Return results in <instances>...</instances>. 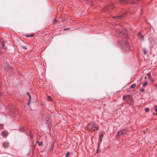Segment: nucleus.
I'll use <instances>...</instances> for the list:
<instances>
[{"label":"nucleus","mask_w":157,"mask_h":157,"mask_svg":"<svg viewBox=\"0 0 157 157\" xmlns=\"http://www.w3.org/2000/svg\"><path fill=\"white\" fill-rule=\"evenodd\" d=\"M114 35L120 39L118 44L121 46L122 49L124 51L129 50L130 46L126 40L128 38L126 30L124 29L116 28L115 29Z\"/></svg>","instance_id":"1"},{"label":"nucleus","mask_w":157,"mask_h":157,"mask_svg":"<svg viewBox=\"0 0 157 157\" xmlns=\"http://www.w3.org/2000/svg\"><path fill=\"white\" fill-rule=\"evenodd\" d=\"M87 128L89 130H92L95 131L99 129V126L95 122H92L90 124H88Z\"/></svg>","instance_id":"2"},{"label":"nucleus","mask_w":157,"mask_h":157,"mask_svg":"<svg viewBox=\"0 0 157 157\" xmlns=\"http://www.w3.org/2000/svg\"><path fill=\"white\" fill-rule=\"evenodd\" d=\"M139 0H120L119 4L122 5L128 3L134 4L136 3V1Z\"/></svg>","instance_id":"3"},{"label":"nucleus","mask_w":157,"mask_h":157,"mask_svg":"<svg viewBox=\"0 0 157 157\" xmlns=\"http://www.w3.org/2000/svg\"><path fill=\"white\" fill-rule=\"evenodd\" d=\"M123 98L128 103H131L132 101V98L130 95L123 96Z\"/></svg>","instance_id":"4"},{"label":"nucleus","mask_w":157,"mask_h":157,"mask_svg":"<svg viewBox=\"0 0 157 157\" xmlns=\"http://www.w3.org/2000/svg\"><path fill=\"white\" fill-rule=\"evenodd\" d=\"M126 13H124L122 15L113 16V17L118 20H121L123 18L124 16H125Z\"/></svg>","instance_id":"5"},{"label":"nucleus","mask_w":157,"mask_h":157,"mask_svg":"<svg viewBox=\"0 0 157 157\" xmlns=\"http://www.w3.org/2000/svg\"><path fill=\"white\" fill-rule=\"evenodd\" d=\"M114 8V6L112 4L109 5L105 7L104 10L105 11H109V9H113Z\"/></svg>","instance_id":"6"},{"label":"nucleus","mask_w":157,"mask_h":157,"mask_svg":"<svg viewBox=\"0 0 157 157\" xmlns=\"http://www.w3.org/2000/svg\"><path fill=\"white\" fill-rule=\"evenodd\" d=\"M104 135V133L103 132H102L99 135V137L98 139V141L99 143H101L102 141V139L103 137V136Z\"/></svg>","instance_id":"7"},{"label":"nucleus","mask_w":157,"mask_h":157,"mask_svg":"<svg viewBox=\"0 0 157 157\" xmlns=\"http://www.w3.org/2000/svg\"><path fill=\"white\" fill-rule=\"evenodd\" d=\"M8 132L5 130L3 131L1 133V135L3 137H6L8 135Z\"/></svg>","instance_id":"8"},{"label":"nucleus","mask_w":157,"mask_h":157,"mask_svg":"<svg viewBox=\"0 0 157 157\" xmlns=\"http://www.w3.org/2000/svg\"><path fill=\"white\" fill-rule=\"evenodd\" d=\"M19 130L21 132H24L25 133L27 132L26 129L24 127L19 128Z\"/></svg>","instance_id":"9"},{"label":"nucleus","mask_w":157,"mask_h":157,"mask_svg":"<svg viewBox=\"0 0 157 157\" xmlns=\"http://www.w3.org/2000/svg\"><path fill=\"white\" fill-rule=\"evenodd\" d=\"M9 146V143L7 142H4L3 143V146L5 148H7Z\"/></svg>","instance_id":"10"},{"label":"nucleus","mask_w":157,"mask_h":157,"mask_svg":"<svg viewBox=\"0 0 157 157\" xmlns=\"http://www.w3.org/2000/svg\"><path fill=\"white\" fill-rule=\"evenodd\" d=\"M138 37L139 38L143 40H144V36L143 35H142L140 33H138Z\"/></svg>","instance_id":"11"},{"label":"nucleus","mask_w":157,"mask_h":157,"mask_svg":"<svg viewBox=\"0 0 157 157\" xmlns=\"http://www.w3.org/2000/svg\"><path fill=\"white\" fill-rule=\"evenodd\" d=\"M124 131V130H120V131L118 133V134L119 135H121L122 134H123V132Z\"/></svg>","instance_id":"12"},{"label":"nucleus","mask_w":157,"mask_h":157,"mask_svg":"<svg viewBox=\"0 0 157 157\" xmlns=\"http://www.w3.org/2000/svg\"><path fill=\"white\" fill-rule=\"evenodd\" d=\"M53 23L57 25L59 23V22L57 20L55 19L53 22Z\"/></svg>","instance_id":"13"},{"label":"nucleus","mask_w":157,"mask_h":157,"mask_svg":"<svg viewBox=\"0 0 157 157\" xmlns=\"http://www.w3.org/2000/svg\"><path fill=\"white\" fill-rule=\"evenodd\" d=\"M2 48L3 49H5L6 48V47L4 45V43L2 41Z\"/></svg>","instance_id":"14"},{"label":"nucleus","mask_w":157,"mask_h":157,"mask_svg":"<svg viewBox=\"0 0 157 157\" xmlns=\"http://www.w3.org/2000/svg\"><path fill=\"white\" fill-rule=\"evenodd\" d=\"M147 84V81H146L144 82L143 83V87H144Z\"/></svg>","instance_id":"15"},{"label":"nucleus","mask_w":157,"mask_h":157,"mask_svg":"<svg viewBox=\"0 0 157 157\" xmlns=\"http://www.w3.org/2000/svg\"><path fill=\"white\" fill-rule=\"evenodd\" d=\"M27 95L29 97V101H31V96L30 95V94H29V92H27Z\"/></svg>","instance_id":"16"},{"label":"nucleus","mask_w":157,"mask_h":157,"mask_svg":"<svg viewBox=\"0 0 157 157\" xmlns=\"http://www.w3.org/2000/svg\"><path fill=\"white\" fill-rule=\"evenodd\" d=\"M37 143L38 144L39 146H41L43 144V142L42 141L40 142L39 141H37Z\"/></svg>","instance_id":"17"},{"label":"nucleus","mask_w":157,"mask_h":157,"mask_svg":"<svg viewBox=\"0 0 157 157\" xmlns=\"http://www.w3.org/2000/svg\"><path fill=\"white\" fill-rule=\"evenodd\" d=\"M135 85H136V84L135 83H133V84H132L130 86V87H131L130 88H134V87H135Z\"/></svg>","instance_id":"18"},{"label":"nucleus","mask_w":157,"mask_h":157,"mask_svg":"<svg viewBox=\"0 0 157 157\" xmlns=\"http://www.w3.org/2000/svg\"><path fill=\"white\" fill-rule=\"evenodd\" d=\"M70 154L69 152H67L65 154L66 157H68L69 156Z\"/></svg>","instance_id":"19"},{"label":"nucleus","mask_w":157,"mask_h":157,"mask_svg":"<svg viewBox=\"0 0 157 157\" xmlns=\"http://www.w3.org/2000/svg\"><path fill=\"white\" fill-rule=\"evenodd\" d=\"M149 108L147 107L145 109V111L146 112H148L149 111Z\"/></svg>","instance_id":"20"},{"label":"nucleus","mask_w":157,"mask_h":157,"mask_svg":"<svg viewBox=\"0 0 157 157\" xmlns=\"http://www.w3.org/2000/svg\"><path fill=\"white\" fill-rule=\"evenodd\" d=\"M48 99V101H51L52 100V98L50 96H47Z\"/></svg>","instance_id":"21"},{"label":"nucleus","mask_w":157,"mask_h":157,"mask_svg":"<svg viewBox=\"0 0 157 157\" xmlns=\"http://www.w3.org/2000/svg\"><path fill=\"white\" fill-rule=\"evenodd\" d=\"M147 75L149 78H151V75L150 73H147Z\"/></svg>","instance_id":"22"},{"label":"nucleus","mask_w":157,"mask_h":157,"mask_svg":"<svg viewBox=\"0 0 157 157\" xmlns=\"http://www.w3.org/2000/svg\"><path fill=\"white\" fill-rule=\"evenodd\" d=\"M154 109L155 111L156 112H157V105H155L154 106Z\"/></svg>","instance_id":"23"},{"label":"nucleus","mask_w":157,"mask_h":157,"mask_svg":"<svg viewBox=\"0 0 157 157\" xmlns=\"http://www.w3.org/2000/svg\"><path fill=\"white\" fill-rule=\"evenodd\" d=\"M143 52L144 53V54L145 55H146V50H145V49H144L143 50Z\"/></svg>","instance_id":"24"},{"label":"nucleus","mask_w":157,"mask_h":157,"mask_svg":"<svg viewBox=\"0 0 157 157\" xmlns=\"http://www.w3.org/2000/svg\"><path fill=\"white\" fill-rule=\"evenodd\" d=\"M149 78V79L150 80V81H151V82H153V80L152 77H151V78Z\"/></svg>","instance_id":"25"},{"label":"nucleus","mask_w":157,"mask_h":157,"mask_svg":"<svg viewBox=\"0 0 157 157\" xmlns=\"http://www.w3.org/2000/svg\"><path fill=\"white\" fill-rule=\"evenodd\" d=\"M22 48H23L24 50H25V49H26L27 48H26V46H23L22 47Z\"/></svg>","instance_id":"26"},{"label":"nucleus","mask_w":157,"mask_h":157,"mask_svg":"<svg viewBox=\"0 0 157 157\" xmlns=\"http://www.w3.org/2000/svg\"><path fill=\"white\" fill-rule=\"evenodd\" d=\"M2 124H0V129H2L3 128V126Z\"/></svg>","instance_id":"27"},{"label":"nucleus","mask_w":157,"mask_h":157,"mask_svg":"<svg viewBox=\"0 0 157 157\" xmlns=\"http://www.w3.org/2000/svg\"><path fill=\"white\" fill-rule=\"evenodd\" d=\"M144 91V89H140V91L141 92H143Z\"/></svg>","instance_id":"28"},{"label":"nucleus","mask_w":157,"mask_h":157,"mask_svg":"<svg viewBox=\"0 0 157 157\" xmlns=\"http://www.w3.org/2000/svg\"><path fill=\"white\" fill-rule=\"evenodd\" d=\"M30 101H29V99L28 100V101L27 102V105H29L30 104Z\"/></svg>","instance_id":"29"},{"label":"nucleus","mask_w":157,"mask_h":157,"mask_svg":"<svg viewBox=\"0 0 157 157\" xmlns=\"http://www.w3.org/2000/svg\"><path fill=\"white\" fill-rule=\"evenodd\" d=\"M6 65L8 66V68L10 67V66L9 64L8 63H6Z\"/></svg>","instance_id":"30"},{"label":"nucleus","mask_w":157,"mask_h":157,"mask_svg":"<svg viewBox=\"0 0 157 157\" xmlns=\"http://www.w3.org/2000/svg\"><path fill=\"white\" fill-rule=\"evenodd\" d=\"M100 143H99V142L98 141V148L99 147V144Z\"/></svg>","instance_id":"31"},{"label":"nucleus","mask_w":157,"mask_h":157,"mask_svg":"<svg viewBox=\"0 0 157 157\" xmlns=\"http://www.w3.org/2000/svg\"><path fill=\"white\" fill-rule=\"evenodd\" d=\"M69 29V28H67L66 29H64V30H65Z\"/></svg>","instance_id":"32"},{"label":"nucleus","mask_w":157,"mask_h":157,"mask_svg":"<svg viewBox=\"0 0 157 157\" xmlns=\"http://www.w3.org/2000/svg\"><path fill=\"white\" fill-rule=\"evenodd\" d=\"M34 35L33 34H31L30 36V37H32Z\"/></svg>","instance_id":"33"},{"label":"nucleus","mask_w":157,"mask_h":157,"mask_svg":"<svg viewBox=\"0 0 157 157\" xmlns=\"http://www.w3.org/2000/svg\"><path fill=\"white\" fill-rule=\"evenodd\" d=\"M1 86V83H0V87Z\"/></svg>","instance_id":"34"},{"label":"nucleus","mask_w":157,"mask_h":157,"mask_svg":"<svg viewBox=\"0 0 157 157\" xmlns=\"http://www.w3.org/2000/svg\"><path fill=\"white\" fill-rule=\"evenodd\" d=\"M9 155H11V156H13V155H12V154H9Z\"/></svg>","instance_id":"35"},{"label":"nucleus","mask_w":157,"mask_h":157,"mask_svg":"<svg viewBox=\"0 0 157 157\" xmlns=\"http://www.w3.org/2000/svg\"><path fill=\"white\" fill-rule=\"evenodd\" d=\"M0 95H1V93H0Z\"/></svg>","instance_id":"36"}]
</instances>
